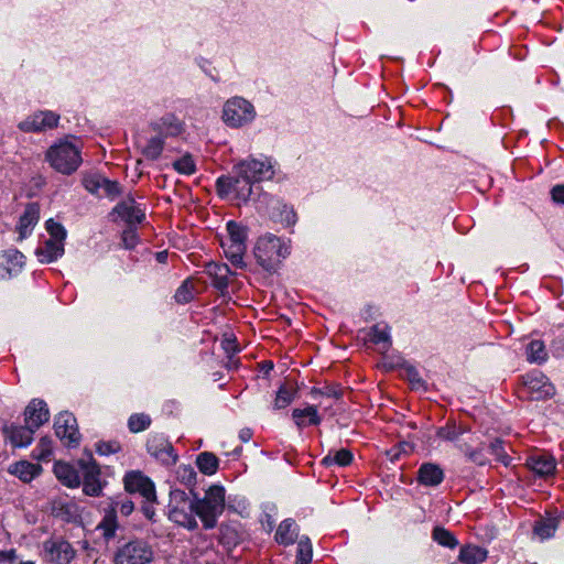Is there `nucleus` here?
Returning <instances> with one entry per match:
<instances>
[{"label":"nucleus","instance_id":"nucleus-1","mask_svg":"<svg viewBox=\"0 0 564 564\" xmlns=\"http://www.w3.org/2000/svg\"><path fill=\"white\" fill-rule=\"evenodd\" d=\"M46 161L58 173L72 174L80 165V141L74 137L59 140L46 151Z\"/></svg>","mask_w":564,"mask_h":564},{"label":"nucleus","instance_id":"nucleus-2","mask_svg":"<svg viewBox=\"0 0 564 564\" xmlns=\"http://www.w3.org/2000/svg\"><path fill=\"white\" fill-rule=\"evenodd\" d=\"M253 253L264 271L274 273L290 253V246L282 238L267 234L257 240Z\"/></svg>","mask_w":564,"mask_h":564},{"label":"nucleus","instance_id":"nucleus-3","mask_svg":"<svg viewBox=\"0 0 564 564\" xmlns=\"http://www.w3.org/2000/svg\"><path fill=\"white\" fill-rule=\"evenodd\" d=\"M195 513L200 519L204 529L210 530L217 525V520L225 510V489L221 486L214 485L199 499L196 494Z\"/></svg>","mask_w":564,"mask_h":564},{"label":"nucleus","instance_id":"nucleus-4","mask_svg":"<svg viewBox=\"0 0 564 564\" xmlns=\"http://www.w3.org/2000/svg\"><path fill=\"white\" fill-rule=\"evenodd\" d=\"M151 545L140 539L129 541L118 547L115 564H149L153 561Z\"/></svg>","mask_w":564,"mask_h":564},{"label":"nucleus","instance_id":"nucleus-5","mask_svg":"<svg viewBox=\"0 0 564 564\" xmlns=\"http://www.w3.org/2000/svg\"><path fill=\"white\" fill-rule=\"evenodd\" d=\"M254 117V107L241 97H235L227 100L223 109V119L225 123L232 128L242 127L251 122Z\"/></svg>","mask_w":564,"mask_h":564},{"label":"nucleus","instance_id":"nucleus-6","mask_svg":"<svg viewBox=\"0 0 564 564\" xmlns=\"http://www.w3.org/2000/svg\"><path fill=\"white\" fill-rule=\"evenodd\" d=\"M55 435L67 447L79 446L82 435L78 430L77 420L73 413L61 412L54 421Z\"/></svg>","mask_w":564,"mask_h":564},{"label":"nucleus","instance_id":"nucleus-7","mask_svg":"<svg viewBox=\"0 0 564 564\" xmlns=\"http://www.w3.org/2000/svg\"><path fill=\"white\" fill-rule=\"evenodd\" d=\"M236 176H257L261 174L274 175L280 173L278 162L271 156H249L235 165Z\"/></svg>","mask_w":564,"mask_h":564},{"label":"nucleus","instance_id":"nucleus-8","mask_svg":"<svg viewBox=\"0 0 564 564\" xmlns=\"http://www.w3.org/2000/svg\"><path fill=\"white\" fill-rule=\"evenodd\" d=\"M45 560L52 564H69L76 551L72 544L63 538H51L43 542Z\"/></svg>","mask_w":564,"mask_h":564},{"label":"nucleus","instance_id":"nucleus-9","mask_svg":"<svg viewBox=\"0 0 564 564\" xmlns=\"http://www.w3.org/2000/svg\"><path fill=\"white\" fill-rule=\"evenodd\" d=\"M522 383L532 400H545L555 394V387L541 371H532L522 377Z\"/></svg>","mask_w":564,"mask_h":564},{"label":"nucleus","instance_id":"nucleus-10","mask_svg":"<svg viewBox=\"0 0 564 564\" xmlns=\"http://www.w3.org/2000/svg\"><path fill=\"white\" fill-rule=\"evenodd\" d=\"M235 185V199L248 200L254 194V186L251 178H217L216 189L220 197H229L231 195L230 185Z\"/></svg>","mask_w":564,"mask_h":564},{"label":"nucleus","instance_id":"nucleus-11","mask_svg":"<svg viewBox=\"0 0 564 564\" xmlns=\"http://www.w3.org/2000/svg\"><path fill=\"white\" fill-rule=\"evenodd\" d=\"M109 217L112 221H117L120 218L128 226H137L145 219V213L135 203L133 197L128 196L113 207Z\"/></svg>","mask_w":564,"mask_h":564},{"label":"nucleus","instance_id":"nucleus-12","mask_svg":"<svg viewBox=\"0 0 564 564\" xmlns=\"http://www.w3.org/2000/svg\"><path fill=\"white\" fill-rule=\"evenodd\" d=\"M59 116L51 110L36 111L19 123L23 132H43L57 127Z\"/></svg>","mask_w":564,"mask_h":564},{"label":"nucleus","instance_id":"nucleus-13","mask_svg":"<svg viewBox=\"0 0 564 564\" xmlns=\"http://www.w3.org/2000/svg\"><path fill=\"white\" fill-rule=\"evenodd\" d=\"M124 489L130 494H140L143 499L155 500L154 484L141 471L132 470L126 474L123 478Z\"/></svg>","mask_w":564,"mask_h":564},{"label":"nucleus","instance_id":"nucleus-14","mask_svg":"<svg viewBox=\"0 0 564 564\" xmlns=\"http://www.w3.org/2000/svg\"><path fill=\"white\" fill-rule=\"evenodd\" d=\"M84 187L97 197H108L113 200L122 194V187L117 181L109 178H83Z\"/></svg>","mask_w":564,"mask_h":564},{"label":"nucleus","instance_id":"nucleus-15","mask_svg":"<svg viewBox=\"0 0 564 564\" xmlns=\"http://www.w3.org/2000/svg\"><path fill=\"white\" fill-rule=\"evenodd\" d=\"M78 464L84 474L83 491L87 496L98 497L102 490V486L99 479L100 468L98 464L95 460L85 462L83 459H80Z\"/></svg>","mask_w":564,"mask_h":564},{"label":"nucleus","instance_id":"nucleus-16","mask_svg":"<svg viewBox=\"0 0 564 564\" xmlns=\"http://www.w3.org/2000/svg\"><path fill=\"white\" fill-rule=\"evenodd\" d=\"M147 449L164 465H174L177 460V454L173 445L164 437L153 436L149 438Z\"/></svg>","mask_w":564,"mask_h":564},{"label":"nucleus","instance_id":"nucleus-17","mask_svg":"<svg viewBox=\"0 0 564 564\" xmlns=\"http://www.w3.org/2000/svg\"><path fill=\"white\" fill-rule=\"evenodd\" d=\"M152 132L164 141L169 137H177L184 131V123L174 115L167 113L150 124Z\"/></svg>","mask_w":564,"mask_h":564},{"label":"nucleus","instance_id":"nucleus-18","mask_svg":"<svg viewBox=\"0 0 564 564\" xmlns=\"http://www.w3.org/2000/svg\"><path fill=\"white\" fill-rule=\"evenodd\" d=\"M50 420L47 404L43 400L33 399L24 410L25 424L37 430Z\"/></svg>","mask_w":564,"mask_h":564},{"label":"nucleus","instance_id":"nucleus-19","mask_svg":"<svg viewBox=\"0 0 564 564\" xmlns=\"http://www.w3.org/2000/svg\"><path fill=\"white\" fill-rule=\"evenodd\" d=\"M245 538L246 532L239 522L230 521L221 523L219 527V543L228 550L236 547Z\"/></svg>","mask_w":564,"mask_h":564},{"label":"nucleus","instance_id":"nucleus-20","mask_svg":"<svg viewBox=\"0 0 564 564\" xmlns=\"http://www.w3.org/2000/svg\"><path fill=\"white\" fill-rule=\"evenodd\" d=\"M40 219V205L37 203H30L25 206L23 214L20 216L17 231L19 240L25 239L31 235L33 228Z\"/></svg>","mask_w":564,"mask_h":564},{"label":"nucleus","instance_id":"nucleus-21","mask_svg":"<svg viewBox=\"0 0 564 564\" xmlns=\"http://www.w3.org/2000/svg\"><path fill=\"white\" fill-rule=\"evenodd\" d=\"M444 470L434 463H423L417 470L416 480L425 487H436L444 480Z\"/></svg>","mask_w":564,"mask_h":564},{"label":"nucleus","instance_id":"nucleus-22","mask_svg":"<svg viewBox=\"0 0 564 564\" xmlns=\"http://www.w3.org/2000/svg\"><path fill=\"white\" fill-rule=\"evenodd\" d=\"M206 274L212 279V284L219 292L224 293L229 284L231 271L225 263L209 262L205 267Z\"/></svg>","mask_w":564,"mask_h":564},{"label":"nucleus","instance_id":"nucleus-23","mask_svg":"<svg viewBox=\"0 0 564 564\" xmlns=\"http://www.w3.org/2000/svg\"><path fill=\"white\" fill-rule=\"evenodd\" d=\"M194 512L195 506H187V508H182L181 506H169L170 520L188 530H194L198 525L195 517L193 516Z\"/></svg>","mask_w":564,"mask_h":564},{"label":"nucleus","instance_id":"nucleus-24","mask_svg":"<svg viewBox=\"0 0 564 564\" xmlns=\"http://www.w3.org/2000/svg\"><path fill=\"white\" fill-rule=\"evenodd\" d=\"M527 466L538 476L546 477L554 474L556 463L552 456L538 454L527 459Z\"/></svg>","mask_w":564,"mask_h":564},{"label":"nucleus","instance_id":"nucleus-25","mask_svg":"<svg viewBox=\"0 0 564 564\" xmlns=\"http://www.w3.org/2000/svg\"><path fill=\"white\" fill-rule=\"evenodd\" d=\"M35 429L30 425L25 426L11 425L4 427L3 432L8 435L13 446H28L33 441Z\"/></svg>","mask_w":564,"mask_h":564},{"label":"nucleus","instance_id":"nucleus-26","mask_svg":"<svg viewBox=\"0 0 564 564\" xmlns=\"http://www.w3.org/2000/svg\"><path fill=\"white\" fill-rule=\"evenodd\" d=\"M54 474L56 478L69 488H76L80 485L78 471L69 464L57 462L54 465Z\"/></svg>","mask_w":564,"mask_h":564},{"label":"nucleus","instance_id":"nucleus-27","mask_svg":"<svg viewBox=\"0 0 564 564\" xmlns=\"http://www.w3.org/2000/svg\"><path fill=\"white\" fill-rule=\"evenodd\" d=\"M292 417L299 429L310 425H318L322 421L316 405H307L304 409H294L292 411Z\"/></svg>","mask_w":564,"mask_h":564},{"label":"nucleus","instance_id":"nucleus-28","mask_svg":"<svg viewBox=\"0 0 564 564\" xmlns=\"http://www.w3.org/2000/svg\"><path fill=\"white\" fill-rule=\"evenodd\" d=\"M64 253V245L59 241L48 239L43 246L35 250V254L40 262L51 263Z\"/></svg>","mask_w":564,"mask_h":564},{"label":"nucleus","instance_id":"nucleus-29","mask_svg":"<svg viewBox=\"0 0 564 564\" xmlns=\"http://www.w3.org/2000/svg\"><path fill=\"white\" fill-rule=\"evenodd\" d=\"M488 551L475 544L460 547L458 560L463 564H481L487 560Z\"/></svg>","mask_w":564,"mask_h":564},{"label":"nucleus","instance_id":"nucleus-30","mask_svg":"<svg viewBox=\"0 0 564 564\" xmlns=\"http://www.w3.org/2000/svg\"><path fill=\"white\" fill-rule=\"evenodd\" d=\"M119 523L116 514V507L105 509V516L97 529L101 531V535L108 542L116 536Z\"/></svg>","mask_w":564,"mask_h":564},{"label":"nucleus","instance_id":"nucleus-31","mask_svg":"<svg viewBox=\"0 0 564 564\" xmlns=\"http://www.w3.org/2000/svg\"><path fill=\"white\" fill-rule=\"evenodd\" d=\"M275 541L279 544L291 545L295 542L297 538V527L294 520L285 519L283 520L275 532Z\"/></svg>","mask_w":564,"mask_h":564},{"label":"nucleus","instance_id":"nucleus-32","mask_svg":"<svg viewBox=\"0 0 564 564\" xmlns=\"http://www.w3.org/2000/svg\"><path fill=\"white\" fill-rule=\"evenodd\" d=\"M42 470L41 466L37 464H32L26 460L18 462L10 466L9 471L17 477H19L22 481L29 482L35 476L40 474Z\"/></svg>","mask_w":564,"mask_h":564},{"label":"nucleus","instance_id":"nucleus-33","mask_svg":"<svg viewBox=\"0 0 564 564\" xmlns=\"http://www.w3.org/2000/svg\"><path fill=\"white\" fill-rule=\"evenodd\" d=\"M164 143L165 141L160 135L154 133L145 140L144 144L140 143L139 145L141 148L142 154L147 159L155 160L161 155L164 148Z\"/></svg>","mask_w":564,"mask_h":564},{"label":"nucleus","instance_id":"nucleus-34","mask_svg":"<svg viewBox=\"0 0 564 564\" xmlns=\"http://www.w3.org/2000/svg\"><path fill=\"white\" fill-rule=\"evenodd\" d=\"M296 393L297 390L293 386L288 383L282 384L276 391L273 408L275 410H282L288 408L295 399Z\"/></svg>","mask_w":564,"mask_h":564},{"label":"nucleus","instance_id":"nucleus-35","mask_svg":"<svg viewBox=\"0 0 564 564\" xmlns=\"http://www.w3.org/2000/svg\"><path fill=\"white\" fill-rule=\"evenodd\" d=\"M197 293L195 280L186 279L176 290L174 299L178 304H186L193 301Z\"/></svg>","mask_w":564,"mask_h":564},{"label":"nucleus","instance_id":"nucleus-36","mask_svg":"<svg viewBox=\"0 0 564 564\" xmlns=\"http://www.w3.org/2000/svg\"><path fill=\"white\" fill-rule=\"evenodd\" d=\"M198 469L205 475H214L219 466V459L214 453L203 452L196 458Z\"/></svg>","mask_w":564,"mask_h":564},{"label":"nucleus","instance_id":"nucleus-37","mask_svg":"<svg viewBox=\"0 0 564 564\" xmlns=\"http://www.w3.org/2000/svg\"><path fill=\"white\" fill-rule=\"evenodd\" d=\"M224 252L226 258L236 267H241L243 264V256L247 250L246 245L223 242Z\"/></svg>","mask_w":564,"mask_h":564},{"label":"nucleus","instance_id":"nucleus-38","mask_svg":"<svg viewBox=\"0 0 564 564\" xmlns=\"http://www.w3.org/2000/svg\"><path fill=\"white\" fill-rule=\"evenodd\" d=\"M527 359L532 364H542L547 359V351L542 340L535 339L527 346Z\"/></svg>","mask_w":564,"mask_h":564},{"label":"nucleus","instance_id":"nucleus-39","mask_svg":"<svg viewBox=\"0 0 564 564\" xmlns=\"http://www.w3.org/2000/svg\"><path fill=\"white\" fill-rule=\"evenodd\" d=\"M1 260L2 264L6 265L9 273L20 270L24 264V256L17 249H9L3 251L1 254Z\"/></svg>","mask_w":564,"mask_h":564},{"label":"nucleus","instance_id":"nucleus-40","mask_svg":"<svg viewBox=\"0 0 564 564\" xmlns=\"http://www.w3.org/2000/svg\"><path fill=\"white\" fill-rule=\"evenodd\" d=\"M273 216L279 219L282 224L286 226H292L296 223L297 216L292 207H288L285 204L281 202H276L273 207Z\"/></svg>","mask_w":564,"mask_h":564},{"label":"nucleus","instance_id":"nucleus-41","mask_svg":"<svg viewBox=\"0 0 564 564\" xmlns=\"http://www.w3.org/2000/svg\"><path fill=\"white\" fill-rule=\"evenodd\" d=\"M432 538L442 546L454 549L458 545V541L454 534L443 527H435L432 532Z\"/></svg>","mask_w":564,"mask_h":564},{"label":"nucleus","instance_id":"nucleus-42","mask_svg":"<svg viewBox=\"0 0 564 564\" xmlns=\"http://www.w3.org/2000/svg\"><path fill=\"white\" fill-rule=\"evenodd\" d=\"M196 471L191 465H181L176 470V478L180 482L189 489L191 494L194 495V486L196 484Z\"/></svg>","mask_w":564,"mask_h":564},{"label":"nucleus","instance_id":"nucleus-43","mask_svg":"<svg viewBox=\"0 0 564 564\" xmlns=\"http://www.w3.org/2000/svg\"><path fill=\"white\" fill-rule=\"evenodd\" d=\"M173 167L178 174L191 175L196 172V162L192 154L185 153L173 161Z\"/></svg>","mask_w":564,"mask_h":564},{"label":"nucleus","instance_id":"nucleus-44","mask_svg":"<svg viewBox=\"0 0 564 564\" xmlns=\"http://www.w3.org/2000/svg\"><path fill=\"white\" fill-rule=\"evenodd\" d=\"M557 522L555 518L540 520L534 525V533L542 540L549 539L554 534Z\"/></svg>","mask_w":564,"mask_h":564},{"label":"nucleus","instance_id":"nucleus-45","mask_svg":"<svg viewBox=\"0 0 564 564\" xmlns=\"http://www.w3.org/2000/svg\"><path fill=\"white\" fill-rule=\"evenodd\" d=\"M228 239L225 242L246 245V228L240 224L230 220L227 224Z\"/></svg>","mask_w":564,"mask_h":564},{"label":"nucleus","instance_id":"nucleus-46","mask_svg":"<svg viewBox=\"0 0 564 564\" xmlns=\"http://www.w3.org/2000/svg\"><path fill=\"white\" fill-rule=\"evenodd\" d=\"M152 423L150 415L145 413H134L128 419V429L131 433L145 431Z\"/></svg>","mask_w":564,"mask_h":564},{"label":"nucleus","instance_id":"nucleus-47","mask_svg":"<svg viewBox=\"0 0 564 564\" xmlns=\"http://www.w3.org/2000/svg\"><path fill=\"white\" fill-rule=\"evenodd\" d=\"M352 462V454L350 451L341 448L337 451L334 455L328 454L322 460V464L325 466H330L336 464L338 466H348Z\"/></svg>","mask_w":564,"mask_h":564},{"label":"nucleus","instance_id":"nucleus-48","mask_svg":"<svg viewBox=\"0 0 564 564\" xmlns=\"http://www.w3.org/2000/svg\"><path fill=\"white\" fill-rule=\"evenodd\" d=\"M468 429L465 425H456L455 423H447L441 427L437 435L446 441H458L459 436L467 433Z\"/></svg>","mask_w":564,"mask_h":564},{"label":"nucleus","instance_id":"nucleus-49","mask_svg":"<svg viewBox=\"0 0 564 564\" xmlns=\"http://www.w3.org/2000/svg\"><path fill=\"white\" fill-rule=\"evenodd\" d=\"M370 341L379 345L382 344L384 349L391 345L390 335L387 326L375 325L369 333Z\"/></svg>","mask_w":564,"mask_h":564},{"label":"nucleus","instance_id":"nucleus-50","mask_svg":"<svg viewBox=\"0 0 564 564\" xmlns=\"http://www.w3.org/2000/svg\"><path fill=\"white\" fill-rule=\"evenodd\" d=\"M312 556L313 551L310 539H301L297 544L296 564H311Z\"/></svg>","mask_w":564,"mask_h":564},{"label":"nucleus","instance_id":"nucleus-51","mask_svg":"<svg viewBox=\"0 0 564 564\" xmlns=\"http://www.w3.org/2000/svg\"><path fill=\"white\" fill-rule=\"evenodd\" d=\"M344 394V390L339 384H326L322 388H312L311 395H323L327 398L340 399Z\"/></svg>","mask_w":564,"mask_h":564},{"label":"nucleus","instance_id":"nucleus-52","mask_svg":"<svg viewBox=\"0 0 564 564\" xmlns=\"http://www.w3.org/2000/svg\"><path fill=\"white\" fill-rule=\"evenodd\" d=\"M489 451L492 455L496 456L497 460L502 463L505 466L510 465L511 458L505 449V442L502 440L496 438L494 442H491L489 445Z\"/></svg>","mask_w":564,"mask_h":564},{"label":"nucleus","instance_id":"nucleus-53","mask_svg":"<svg viewBox=\"0 0 564 564\" xmlns=\"http://www.w3.org/2000/svg\"><path fill=\"white\" fill-rule=\"evenodd\" d=\"M52 440L47 436H44L40 440L36 448L34 449V457L40 460H47L50 459L51 455L53 454V445Z\"/></svg>","mask_w":564,"mask_h":564},{"label":"nucleus","instance_id":"nucleus-54","mask_svg":"<svg viewBox=\"0 0 564 564\" xmlns=\"http://www.w3.org/2000/svg\"><path fill=\"white\" fill-rule=\"evenodd\" d=\"M169 506H181L182 508H187V506H195V499L191 500L184 490L173 489L170 492Z\"/></svg>","mask_w":564,"mask_h":564},{"label":"nucleus","instance_id":"nucleus-55","mask_svg":"<svg viewBox=\"0 0 564 564\" xmlns=\"http://www.w3.org/2000/svg\"><path fill=\"white\" fill-rule=\"evenodd\" d=\"M139 242L137 226H128L121 234V243L126 249H133Z\"/></svg>","mask_w":564,"mask_h":564},{"label":"nucleus","instance_id":"nucleus-56","mask_svg":"<svg viewBox=\"0 0 564 564\" xmlns=\"http://www.w3.org/2000/svg\"><path fill=\"white\" fill-rule=\"evenodd\" d=\"M45 227H46L47 232L51 235L50 239H53L55 241H59L61 243H63V241L66 237V230L64 229V227L61 224L55 223L54 219H48L45 224Z\"/></svg>","mask_w":564,"mask_h":564},{"label":"nucleus","instance_id":"nucleus-57","mask_svg":"<svg viewBox=\"0 0 564 564\" xmlns=\"http://www.w3.org/2000/svg\"><path fill=\"white\" fill-rule=\"evenodd\" d=\"M122 449L121 444L118 441L99 442L96 446V451L100 455H110L119 453Z\"/></svg>","mask_w":564,"mask_h":564},{"label":"nucleus","instance_id":"nucleus-58","mask_svg":"<svg viewBox=\"0 0 564 564\" xmlns=\"http://www.w3.org/2000/svg\"><path fill=\"white\" fill-rule=\"evenodd\" d=\"M221 347L229 358L239 351V345L235 336H225L221 340Z\"/></svg>","mask_w":564,"mask_h":564},{"label":"nucleus","instance_id":"nucleus-59","mask_svg":"<svg viewBox=\"0 0 564 564\" xmlns=\"http://www.w3.org/2000/svg\"><path fill=\"white\" fill-rule=\"evenodd\" d=\"M116 507V511L119 509L122 516H130L134 510V503L131 500H112L109 508Z\"/></svg>","mask_w":564,"mask_h":564},{"label":"nucleus","instance_id":"nucleus-60","mask_svg":"<svg viewBox=\"0 0 564 564\" xmlns=\"http://www.w3.org/2000/svg\"><path fill=\"white\" fill-rule=\"evenodd\" d=\"M467 459L479 466H484L487 464V458L484 454L482 447H477L475 448V451L468 452Z\"/></svg>","mask_w":564,"mask_h":564},{"label":"nucleus","instance_id":"nucleus-61","mask_svg":"<svg viewBox=\"0 0 564 564\" xmlns=\"http://www.w3.org/2000/svg\"><path fill=\"white\" fill-rule=\"evenodd\" d=\"M155 502H156V499L155 500H147V499H144V502L141 506V511L143 512L145 518H148L149 520H154V516H155L154 503Z\"/></svg>","mask_w":564,"mask_h":564},{"label":"nucleus","instance_id":"nucleus-62","mask_svg":"<svg viewBox=\"0 0 564 564\" xmlns=\"http://www.w3.org/2000/svg\"><path fill=\"white\" fill-rule=\"evenodd\" d=\"M17 560V551L14 549L0 551V564L13 563Z\"/></svg>","mask_w":564,"mask_h":564},{"label":"nucleus","instance_id":"nucleus-63","mask_svg":"<svg viewBox=\"0 0 564 564\" xmlns=\"http://www.w3.org/2000/svg\"><path fill=\"white\" fill-rule=\"evenodd\" d=\"M552 199L555 203L564 204V185H556L551 191Z\"/></svg>","mask_w":564,"mask_h":564},{"label":"nucleus","instance_id":"nucleus-64","mask_svg":"<svg viewBox=\"0 0 564 564\" xmlns=\"http://www.w3.org/2000/svg\"><path fill=\"white\" fill-rule=\"evenodd\" d=\"M459 449L462 453H464V455L466 457H468V452H471V451H475L474 448H471V446L468 444V443H462L458 445Z\"/></svg>","mask_w":564,"mask_h":564}]
</instances>
